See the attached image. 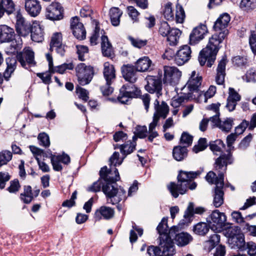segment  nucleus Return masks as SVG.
Masks as SVG:
<instances>
[{"mask_svg":"<svg viewBox=\"0 0 256 256\" xmlns=\"http://www.w3.org/2000/svg\"><path fill=\"white\" fill-rule=\"evenodd\" d=\"M230 18L229 14H224L221 15L214 22L213 28L216 32H220L218 34H213L209 38L206 46L200 52L198 61L200 66L206 64L208 67L210 68L214 64L217 53L220 49L219 44L226 38L228 30L226 29Z\"/></svg>","mask_w":256,"mask_h":256,"instance_id":"1","label":"nucleus"},{"mask_svg":"<svg viewBox=\"0 0 256 256\" xmlns=\"http://www.w3.org/2000/svg\"><path fill=\"white\" fill-rule=\"evenodd\" d=\"M101 178L104 180L102 191L106 194L108 202L116 204L122 200H125L126 192L122 188L117 186L116 182L120 180V176L118 170L114 168V172L104 166L99 172Z\"/></svg>","mask_w":256,"mask_h":256,"instance_id":"2","label":"nucleus"},{"mask_svg":"<svg viewBox=\"0 0 256 256\" xmlns=\"http://www.w3.org/2000/svg\"><path fill=\"white\" fill-rule=\"evenodd\" d=\"M226 152L227 154L222 153L216 159L214 162V168L218 172V178L216 183L212 204L216 208L224 204V174L226 172L228 165L231 164L234 162V158L230 150H228Z\"/></svg>","mask_w":256,"mask_h":256,"instance_id":"3","label":"nucleus"},{"mask_svg":"<svg viewBox=\"0 0 256 256\" xmlns=\"http://www.w3.org/2000/svg\"><path fill=\"white\" fill-rule=\"evenodd\" d=\"M200 174V171L186 172L180 170L177 176L178 182H170L167 188L172 196L177 198L180 194H186L188 189L194 190L197 184L193 180Z\"/></svg>","mask_w":256,"mask_h":256,"instance_id":"4","label":"nucleus"},{"mask_svg":"<svg viewBox=\"0 0 256 256\" xmlns=\"http://www.w3.org/2000/svg\"><path fill=\"white\" fill-rule=\"evenodd\" d=\"M138 136L135 133L134 136L132 137V142L131 140H128L122 144L120 146V153L123 156L121 160H120V154L118 152H115L110 158V166H114V167L117 166H120L123 162L126 156L132 154L135 150L136 145V141Z\"/></svg>","mask_w":256,"mask_h":256,"instance_id":"5","label":"nucleus"},{"mask_svg":"<svg viewBox=\"0 0 256 256\" xmlns=\"http://www.w3.org/2000/svg\"><path fill=\"white\" fill-rule=\"evenodd\" d=\"M132 84H124L120 89L117 99L121 104H128L132 98H138L140 96L141 90Z\"/></svg>","mask_w":256,"mask_h":256,"instance_id":"6","label":"nucleus"},{"mask_svg":"<svg viewBox=\"0 0 256 256\" xmlns=\"http://www.w3.org/2000/svg\"><path fill=\"white\" fill-rule=\"evenodd\" d=\"M168 218H163L161 222L156 228L158 233L160 234V246H164L166 250L169 249L170 250H172V246L174 244V242L171 240L170 234V230L168 231Z\"/></svg>","mask_w":256,"mask_h":256,"instance_id":"7","label":"nucleus"},{"mask_svg":"<svg viewBox=\"0 0 256 256\" xmlns=\"http://www.w3.org/2000/svg\"><path fill=\"white\" fill-rule=\"evenodd\" d=\"M226 220L225 214L217 210H214L206 218V222L209 227L214 231L222 229L224 226Z\"/></svg>","mask_w":256,"mask_h":256,"instance_id":"8","label":"nucleus"},{"mask_svg":"<svg viewBox=\"0 0 256 256\" xmlns=\"http://www.w3.org/2000/svg\"><path fill=\"white\" fill-rule=\"evenodd\" d=\"M76 72L79 84L82 86L89 84L94 76L93 68L84 63L78 64L76 68Z\"/></svg>","mask_w":256,"mask_h":256,"instance_id":"9","label":"nucleus"},{"mask_svg":"<svg viewBox=\"0 0 256 256\" xmlns=\"http://www.w3.org/2000/svg\"><path fill=\"white\" fill-rule=\"evenodd\" d=\"M16 59L21 66L26 69H29L36 65L34 60V54L30 47H26L22 51L18 53Z\"/></svg>","mask_w":256,"mask_h":256,"instance_id":"10","label":"nucleus"},{"mask_svg":"<svg viewBox=\"0 0 256 256\" xmlns=\"http://www.w3.org/2000/svg\"><path fill=\"white\" fill-rule=\"evenodd\" d=\"M171 240H174L175 243L179 246H184L189 244L193 240L192 236L186 232H179L177 226H173L170 230Z\"/></svg>","mask_w":256,"mask_h":256,"instance_id":"11","label":"nucleus"},{"mask_svg":"<svg viewBox=\"0 0 256 256\" xmlns=\"http://www.w3.org/2000/svg\"><path fill=\"white\" fill-rule=\"evenodd\" d=\"M181 76L182 72L177 68L166 66H164L163 82L164 84L176 85L178 84Z\"/></svg>","mask_w":256,"mask_h":256,"instance_id":"12","label":"nucleus"},{"mask_svg":"<svg viewBox=\"0 0 256 256\" xmlns=\"http://www.w3.org/2000/svg\"><path fill=\"white\" fill-rule=\"evenodd\" d=\"M16 18V30L18 34L23 37L28 36L32 28L34 23L31 24L26 20L20 14H18Z\"/></svg>","mask_w":256,"mask_h":256,"instance_id":"13","label":"nucleus"},{"mask_svg":"<svg viewBox=\"0 0 256 256\" xmlns=\"http://www.w3.org/2000/svg\"><path fill=\"white\" fill-rule=\"evenodd\" d=\"M64 8L60 3L52 2L46 8V17L52 21L60 20L64 18Z\"/></svg>","mask_w":256,"mask_h":256,"instance_id":"14","label":"nucleus"},{"mask_svg":"<svg viewBox=\"0 0 256 256\" xmlns=\"http://www.w3.org/2000/svg\"><path fill=\"white\" fill-rule=\"evenodd\" d=\"M228 243L231 248L237 250L236 254L246 252L247 248L244 236L236 235V233H232V231L228 239Z\"/></svg>","mask_w":256,"mask_h":256,"instance_id":"15","label":"nucleus"},{"mask_svg":"<svg viewBox=\"0 0 256 256\" xmlns=\"http://www.w3.org/2000/svg\"><path fill=\"white\" fill-rule=\"evenodd\" d=\"M208 32L207 26L206 24H200L194 28L189 36V44L195 45L203 40Z\"/></svg>","mask_w":256,"mask_h":256,"instance_id":"16","label":"nucleus"},{"mask_svg":"<svg viewBox=\"0 0 256 256\" xmlns=\"http://www.w3.org/2000/svg\"><path fill=\"white\" fill-rule=\"evenodd\" d=\"M70 28L74 36L79 40H83L86 37V30L82 23L80 22L78 16L72 17L70 20Z\"/></svg>","mask_w":256,"mask_h":256,"instance_id":"17","label":"nucleus"},{"mask_svg":"<svg viewBox=\"0 0 256 256\" xmlns=\"http://www.w3.org/2000/svg\"><path fill=\"white\" fill-rule=\"evenodd\" d=\"M192 50L190 46L184 45L180 47L175 56V62L179 66L188 62L191 58Z\"/></svg>","mask_w":256,"mask_h":256,"instance_id":"18","label":"nucleus"},{"mask_svg":"<svg viewBox=\"0 0 256 256\" xmlns=\"http://www.w3.org/2000/svg\"><path fill=\"white\" fill-rule=\"evenodd\" d=\"M147 84L146 86V90L150 93L156 92L161 94L160 92L162 90V84L160 78L158 76H148L146 78Z\"/></svg>","mask_w":256,"mask_h":256,"instance_id":"19","label":"nucleus"},{"mask_svg":"<svg viewBox=\"0 0 256 256\" xmlns=\"http://www.w3.org/2000/svg\"><path fill=\"white\" fill-rule=\"evenodd\" d=\"M136 68L132 64H128L122 67V76L126 81L134 83L138 79Z\"/></svg>","mask_w":256,"mask_h":256,"instance_id":"20","label":"nucleus"},{"mask_svg":"<svg viewBox=\"0 0 256 256\" xmlns=\"http://www.w3.org/2000/svg\"><path fill=\"white\" fill-rule=\"evenodd\" d=\"M40 192V189H35L32 192V188L30 186H24V192L20 194V200L26 204H30L34 198H36Z\"/></svg>","mask_w":256,"mask_h":256,"instance_id":"21","label":"nucleus"},{"mask_svg":"<svg viewBox=\"0 0 256 256\" xmlns=\"http://www.w3.org/2000/svg\"><path fill=\"white\" fill-rule=\"evenodd\" d=\"M202 82V77L196 74V71L192 72L190 76L188 81L186 85L188 86L190 92L192 96V93L198 92L199 88L201 86Z\"/></svg>","mask_w":256,"mask_h":256,"instance_id":"22","label":"nucleus"},{"mask_svg":"<svg viewBox=\"0 0 256 256\" xmlns=\"http://www.w3.org/2000/svg\"><path fill=\"white\" fill-rule=\"evenodd\" d=\"M205 211L204 208L202 207H197L194 208V204L192 202H190L186 210H185L184 216V220L182 222V224L190 222L193 218L194 214H202Z\"/></svg>","mask_w":256,"mask_h":256,"instance_id":"23","label":"nucleus"},{"mask_svg":"<svg viewBox=\"0 0 256 256\" xmlns=\"http://www.w3.org/2000/svg\"><path fill=\"white\" fill-rule=\"evenodd\" d=\"M114 210L113 208L106 206H102L96 210L94 218L96 220H100L102 218L110 220L114 217Z\"/></svg>","mask_w":256,"mask_h":256,"instance_id":"24","label":"nucleus"},{"mask_svg":"<svg viewBox=\"0 0 256 256\" xmlns=\"http://www.w3.org/2000/svg\"><path fill=\"white\" fill-rule=\"evenodd\" d=\"M154 104L155 112L153 116L156 115V117L159 119L160 118L165 119L169 112V106L168 104L162 101L160 104L157 99L155 100Z\"/></svg>","mask_w":256,"mask_h":256,"instance_id":"25","label":"nucleus"},{"mask_svg":"<svg viewBox=\"0 0 256 256\" xmlns=\"http://www.w3.org/2000/svg\"><path fill=\"white\" fill-rule=\"evenodd\" d=\"M25 9L30 16L35 17L40 13L42 6L37 0H26Z\"/></svg>","mask_w":256,"mask_h":256,"instance_id":"26","label":"nucleus"},{"mask_svg":"<svg viewBox=\"0 0 256 256\" xmlns=\"http://www.w3.org/2000/svg\"><path fill=\"white\" fill-rule=\"evenodd\" d=\"M15 34L13 28L5 25H0V42H12Z\"/></svg>","mask_w":256,"mask_h":256,"instance_id":"27","label":"nucleus"},{"mask_svg":"<svg viewBox=\"0 0 256 256\" xmlns=\"http://www.w3.org/2000/svg\"><path fill=\"white\" fill-rule=\"evenodd\" d=\"M161 248L162 250H161L159 247L150 246L147 249V254L149 256H173V252L174 250V244L172 246V250H170L169 249L166 250L164 248V246H161Z\"/></svg>","mask_w":256,"mask_h":256,"instance_id":"28","label":"nucleus"},{"mask_svg":"<svg viewBox=\"0 0 256 256\" xmlns=\"http://www.w3.org/2000/svg\"><path fill=\"white\" fill-rule=\"evenodd\" d=\"M152 62L148 57L144 56L136 62L134 66L138 72H144L152 70Z\"/></svg>","mask_w":256,"mask_h":256,"instance_id":"29","label":"nucleus"},{"mask_svg":"<svg viewBox=\"0 0 256 256\" xmlns=\"http://www.w3.org/2000/svg\"><path fill=\"white\" fill-rule=\"evenodd\" d=\"M226 59L222 58L219 62L217 69L216 81L218 84L222 85L224 84L226 76Z\"/></svg>","mask_w":256,"mask_h":256,"instance_id":"30","label":"nucleus"},{"mask_svg":"<svg viewBox=\"0 0 256 256\" xmlns=\"http://www.w3.org/2000/svg\"><path fill=\"white\" fill-rule=\"evenodd\" d=\"M103 74L106 81L108 84L112 83L116 78V70L114 66L108 62H106L104 64Z\"/></svg>","mask_w":256,"mask_h":256,"instance_id":"31","label":"nucleus"},{"mask_svg":"<svg viewBox=\"0 0 256 256\" xmlns=\"http://www.w3.org/2000/svg\"><path fill=\"white\" fill-rule=\"evenodd\" d=\"M30 34L31 39L34 42H40L44 40V32L39 24L34 23Z\"/></svg>","mask_w":256,"mask_h":256,"instance_id":"32","label":"nucleus"},{"mask_svg":"<svg viewBox=\"0 0 256 256\" xmlns=\"http://www.w3.org/2000/svg\"><path fill=\"white\" fill-rule=\"evenodd\" d=\"M101 48L104 56L112 58L114 55V50L107 36H102Z\"/></svg>","mask_w":256,"mask_h":256,"instance_id":"33","label":"nucleus"},{"mask_svg":"<svg viewBox=\"0 0 256 256\" xmlns=\"http://www.w3.org/2000/svg\"><path fill=\"white\" fill-rule=\"evenodd\" d=\"M188 150L186 146H174L172 156L176 160L182 161L188 156Z\"/></svg>","mask_w":256,"mask_h":256,"instance_id":"34","label":"nucleus"},{"mask_svg":"<svg viewBox=\"0 0 256 256\" xmlns=\"http://www.w3.org/2000/svg\"><path fill=\"white\" fill-rule=\"evenodd\" d=\"M7 68L4 73V76L6 80H8L11 74L14 72L16 66V60L14 58L6 59Z\"/></svg>","mask_w":256,"mask_h":256,"instance_id":"35","label":"nucleus"},{"mask_svg":"<svg viewBox=\"0 0 256 256\" xmlns=\"http://www.w3.org/2000/svg\"><path fill=\"white\" fill-rule=\"evenodd\" d=\"M122 14V11L118 8L114 7L110 9L109 14L112 24L114 26H118L119 25L120 18Z\"/></svg>","mask_w":256,"mask_h":256,"instance_id":"36","label":"nucleus"},{"mask_svg":"<svg viewBox=\"0 0 256 256\" xmlns=\"http://www.w3.org/2000/svg\"><path fill=\"white\" fill-rule=\"evenodd\" d=\"M180 34V31L178 28H172L168 34L166 36L168 41L170 42V44L174 46L177 44L178 38Z\"/></svg>","mask_w":256,"mask_h":256,"instance_id":"37","label":"nucleus"},{"mask_svg":"<svg viewBox=\"0 0 256 256\" xmlns=\"http://www.w3.org/2000/svg\"><path fill=\"white\" fill-rule=\"evenodd\" d=\"M210 228L208 223L200 222L194 226L193 231L196 234L204 236L208 233Z\"/></svg>","mask_w":256,"mask_h":256,"instance_id":"38","label":"nucleus"},{"mask_svg":"<svg viewBox=\"0 0 256 256\" xmlns=\"http://www.w3.org/2000/svg\"><path fill=\"white\" fill-rule=\"evenodd\" d=\"M74 68V65L72 62H70L68 64L64 63L61 65L53 67V69L51 70L50 72V73L54 74L58 72L60 74H63L66 71V70H72Z\"/></svg>","mask_w":256,"mask_h":256,"instance_id":"39","label":"nucleus"},{"mask_svg":"<svg viewBox=\"0 0 256 256\" xmlns=\"http://www.w3.org/2000/svg\"><path fill=\"white\" fill-rule=\"evenodd\" d=\"M210 150L214 154L216 152H220L222 149L225 148V144L221 140H216L210 142L209 144Z\"/></svg>","mask_w":256,"mask_h":256,"instance_id":"40","label":"nucleus"},{"mask_svg":"<svg viewBox=\"0 0 256 256\" xmlns=\"http://www.w3.org/2000/svg\"><path fill=\"white\" fill-rule=\"evenodd\" d=\"M62 37L60 32H56L52 36L50 44V50L52 52L55 46L62 44Z\"/></svg>","mask_w":256,"mask_h":256,"instance_id":"41","label":"nucleus"},{"mask_svg":"<svg viewBox=\"0 0 256 256\" xmlns=\"http://www.w3.org/2000/svg\"><path fill=\"white\" fill-rule=\"evenodd\" d=\"M12 158V153L8 150H4L0 152V168L6 164Z\"/></svg>","mask_w":256,"mask_h":256,"instance_id":"42","label":"nucleus"},{"mask_svg":"<svg viewBox=\"0 0 256 256\" xmlns=\"http://www.w3.org/2000/svg\"><path fill=\"white\" fill-rule=\"evenodd\" d=\"M22 43L16 40L14 42L12 40L10 46L6 48V52L8 54H15L16 53L18 54V51L22 48Z\"/></svg>","mask_w":256,"mask_h":256,"instance_id":"43","label":"nucleus"},{"mask_svg":"<svg viewBox=\"0 0 256 256\" xmlns=\"http://www.w3.org/2000/svg\"><path fill=\"white\" fill-rule=\"evenodd\" d=\"M0 4L6 10V12L10 15L15 10V5L12 0H0Z\"/></svg>","mask_w":256,"mask_h":256,"instance_id":"44","label":"nucleus"},{"mask_svg":"<svg viewBox=\"0 0 256 256\" xmlns=\"http://www.w3.org/2000/svg\"><path fill=\"white\" fill-rule=\"evenodd\" d=\"M131 44L134 48H141L146 45L148 40H141L139 38H134L132 36L128 37Z\"/></svg>","mask_w":256,"mask_h":256,"instance_id":"45","label":"nucleus"},{"mask_svg":"<svg viewBox=\"0 0 256 256\" xmlns=\"http://www.w3.org/2000/svg\"><path fill=\"white\" fill-rule=\"evenodd\" d=\"M240 8L244 10H249L256 8V0H242Z\"/></svg>","mask_w":256,"mask_h":256,"instance_id":"46","label":"nucleus"},{"mask_svg":"<svg viewBox=\"0 0 256 256\" xmlns=\"http://www.w3.org/2000/svg\"><path fill=\"white\" fill-rule=\"evenodd\" d=\"M186 15L184 10L180 4H178L176 5V20L177 23H182L184 21Z\"/></svg>","mask_w":256,"mask_h":256,"instance_id":"47","label":"nucleus"},{"mask_svg":"<svg viewBox=\"0 0 256 256\" xmlns=\"http://www.w3.org/2000/svg\"><path fill=\"white\" fill-rule=\"evenodd\" d=\"M163 14L164 18L168 20H174V14L172 10V4L171 3L169 2L165 5Z\"/></svg>","mask_w":256,"mask_h":256,"instance_id":"48","label":"nucleus"},{"mask_svg":"<svg viewBox=\"0 0 256 256\" xmlns=\"http://www.w3.org/2000/svg\"><path fill=\"white\" fill-rule=\"evenodd\" d=\"M232 62L234 66L238 67H246L248 65V59L244 56H240L233 58Z\"/></svg>","mask_w":256,"mask_h":256,"instance_id":"49","label":"nucleus"},{"mask_svg":"<svg viewBox=\"0 0 256 256\" xmlns=\"http://www.w3.org/2000/svg\"><path fill=\"white\" fill-rule=\"evenodd\" d=\"M50 156L51 160V163L52 166V168L56 172L61 171L62 169V166L60 164V160H59L58 158L56 156V155H54L50 153Z\"/></svg>","mask_w":256,"mask_h":256,"instance_id":"50","label":"nucleus"},{"mask_svg":"<svg viewBox=\"0 0 256 256\" xmlns=\"http://www.w3.org/2000/svg\"><path fill=\"white\" fill-rule=\"evenodd\" d=\"M234 124L233 118H227L224 122H221L219 128L224 132H229Z\"/></svg>","mask_w":256,"mask_h":256,"instance_id":"51","label":"nucleus"},{"mask_svg":"<svg viewBox=\"0 0 256 256\" xmlns=\"http://www.w3.org/2000/svg\"><path fill=\"white\" fill-rule=\"evenodd\" d=\"M193 136L190 135L187 132H183L180 138V143L185 144L184 146L188 147L190 146L192 142Z\"/></svg>","mask_w":256,"mask_h":256,"instance_id":"52","label":"nucleus"},{"mask_svg":"<svg viewBox=\"0 0 256 256\" xmlns=\"http://www.w3.org/2000/svg\"><path fill=\"white\" fill-rule=\"evenodd\" d=\"M38 140L40 146L46 148L50 145L49 136L45 132L40 133L38 136Z\"/></svg>","mask_w":256,"mask_h":256,"instance_id":"53","label":"nucleus"},{"mask_svg":"<svg viewBox=\"0 0 256 256\" xmlns=\"http://www.w3.org/2000/svg\"><path fill=\"white\" fill-rule=\"evenodd\" d=\"M10 186L6 190L10 193L16 194L20 188V184L18 179H14L10 182Z\"/></svg>","mask_w":256,"mask_h":256,"instance_id":"54","label":"nucleus"},{"mask_svg":"<svg viewBox=\"0 0 256 256\" xmlns=\"http://www.w3.org/2000/svg\"><path fill=\"white\" fill-rule=\"evenodd\" d=\"M104 180L103 179L101 178L100 175V178L98 180L94 182L90 186V187L88 188V192H98L100 191V188H102V184L104 183Z\"/></svg>","mask_w":256,"mask_h":256,"instance_id":"55","label":"nucleus"},{"mask_svg":"<svg viewBox=\"0 0 256 256\" xmlns=\"http://www.w3.org/2000/svg\"><path fill=\"white\" fill-rule=\"evenodd\" d=\"M190 98H192V94L188 93L179 97L176 100H173L171 104L172 106L176 108L179 106L182 102H184V100H188Z\"/></svg>","mask_w":256,"mask_h":256,"instance_id":"56","label":"nucleus"},{"mask_svg":"<svg viewBox=\"0 0 256 256\" xmlns=\"http://www.w3.org/2000/svg\"><path fill=\"white\" fill-rule=\"evenodd\" d=\"M76 53L78 54V58L80 61H84V54L88 52V48L84 46H76Z\"/></svg>","mask_w":256,"mask_h":256,"instance_id":"57","label":"nucleus"},{"mask_svg":"<svg viewBox=\"0 0 256 256\" xmlns=\"http://www.w3.org/2000/svg\"><path fill=\"white\" fill-rule=\"evenodd\" d=\"M170 25L166 22H161L159 28V34L162 36H166L171 30Z\"/></svg>","mask_w":256,"mask_h":256,"instance_id":"58","label":"nucleus"},{"mask_svg":"<svg viewBox=\"0 0 256 256\" xmlns=\"http://www.w3.org/2000/svg\"><path fill=\"white\" fill-rule=\"evenodd\" d=\"M220 241V236L218 234H212L209 239V240L208 242L209 244V248L210 250H211L213 248H214Z\"/></svg>","mask_w":256,"mask_h":256,"instance_id":"59","label":"nucleus"},{"mask_svg":"<svg viewBox=\"0 0 256 256\" xmlns=\"http://www.w3.org/2000/svg\"><path fill=\"white\" fill-rule=\"evenodd\" d=\"M228 96V100H233L236 102H238L240 100V96L234 90V88H229Z\"/></svg>","mask_w":256,"mask_h":256,"instance_id":"60","label":"nucleus"},{"mask_svg":"<svg viewBox=\"0 0 256 256\" xmlns=\"http://www.w3.org/2000/svg\"><path fill=\"white\" fill-rule=\"evenodd\" d=\"M76 92L79 94V98L82 99L84 102H87L88 100V92L80 86H78L76 88Z\"/></svg>","mask_w":256,"mask_h":256,"instance_id":"61","label":"nucleus"},{"mask_svg":"<svg viewBox=\"0 0 256 256\" xmlns=\"http://www.w3.org/2000/svg\"><path fill=\"white\" fill-rule=\"evenodd\" d=\"M10 178V176L8 173L0 172V188L4 189L6 186V182Z\"/></svg>","mask_w":256,"mask_h":256,"instance_id":"62","label":"nucleus"},{"mask_svg":"<svg viewBox=\"0 0 256 256\" xmlns=\"http://www.w3.org/2000/svg\"><path fill=\"white\" fill-rule=\"evenodd\" d=\"M252 138V136L251 134H249L247 136L244 138L239 144L240 148L242 150H245L249 146Z\"/></svg>","mask_w":256,"mask_h":256,"instance_id":"63","label":"nucleus"},{"mask_svg":"<svg viewBox=\"0 0 256 256\" xmlns=\"http://www.w3.org/2000/svg\"><path fill=\"white\" fill-rule=\"evenodd\" d=\"M248 125L249 122L246 120H244L236 128L235 134L238 136L242 134Z\"/></svg>","mask_w":256,"mask_h":256,"instance_id":"64","label":"nucleus"}]
</instances>
